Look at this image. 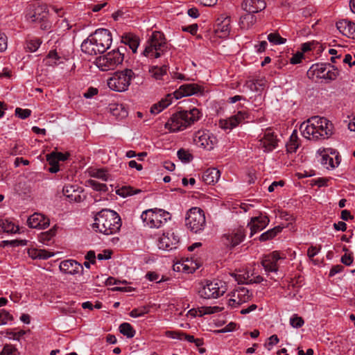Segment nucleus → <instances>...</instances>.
Instances as JSON below:
<instances>
[{"mask_svg":"<svg viewBox=\"0 0 355 355\" xmlns=\"http://www.w3.org/2000/svg\"><path fill=\"white\" fill-rule=\"evenodd\" d=\"M172 95L173 94H168L164 98H162L158 103L153 104L150 108V112L153 114H157L164 108L171 105L173 99Z\"/></svg>","mask_w":355,"mask_h":355,"instance_id":"25","label":"nucleus"},{"mask_svg":"<svg viewBox=\"0 0 355 355\" xmlns=\"http://www.w3.org/2000/svg\"><path fill=\"white\" fill-rule=\"evenodd\" d=\"M123 53L120 49H114L96 60V66L103 71L112 70L123 61Z\"/></svg>","mask_w":355,"mask_h":355,"instance_id":"8","label":"nucleus"},{"mask_svg":"<svg viewBox=\"0 0 355 355\" xmlns=\"http://www.w3.org/2000/svg\"><path fill=\"white\" fill-rule=\"evenodd\" d=\"M279 343V338L277 335L274 334L268 338V343L265 344V346L268 349H271V347Z\"/></svg>","mask_w":355,"mask_h":355,"instance_id":"59","label":"nucleus"},{"mask_svg":"<svg viewBox=\"0 0 355 355\" xmlns=\"http://www.w3.org/2000/svg\"><path fill=\"white\" fill-rule=\"evenodd\" d=\"M121 42L128 46L133 53H136L139 45V39L133 34L128 33L121 37Z\"/></svg>","mask_w":355,"mask_h":355,"instance_id":"26","label":"nucleus"},{"mask_svg":"<svg viewBox=\"0 0 355 355\" xmlns=\"http://www.w3.org/2000/svg\"><path fill=\"white\" fill-rule=\"evenodd\" d=\"M3 243L4 245H10L11 246L16 247V246H19V245H21V246L26 245L27 243V241L26 240L15 239V240H11V241H3Z\"/></svg>","mask_w":355,"mask_h":355,"instance_id":"53","label":"nucleus"},{"mask_svg":"<svg viewBox=\"0 0 355 355\" xmlns=\"http://www.w3.org/2000/svg\"><path fill=\"white\" fill-rule=\"evenodd\" d=\"M336 28L343 35L355 37V23L348 19H342L336 23Z\"/></svg>","mask_w":355,"mask_h":355,"instance_id":"22","label":"nucleus"},{"mask_svg":"<svg viewBox=\"0 0 355 355\" xmlns=\"http://www.w3.org/2000/svg\"><path fill=\"white\" fill-rule=\"evenodd\" d=\"M31 114V111L28 109H21L20 107L15 109V114L22 119L28 118Z\"/></svg>","mask_w":355,"mask_h":355,"instance_id":"52","label":"nucleus"},{"mask_svg":"<svg viewBox=\"0 0 355 355\" xmlns=\"http://www.w3.org/2000/svg\"><path fill=\"white\" fill-rule=\"evenodd\" d=\"M233 297H236L239 302L245 303L249 301L252 297V293L250 294L249 290L243 286H239L235 289L232 294Z\"/></svg>","mask_w":355,"mask_h":355,"instance_id":"27","label":"nucleus"},{"mask_svg":"<svg viewBox=\"0 0 355 355\" xmlns=\"http://www.w3.org/2000/svg\"><path fill=\"white\" fill-rule=\"evenodd\" d=\"M6 333V335H8L10 338H13L14 340H19L20 338L25 335L26 331L24 330H20L17 332H15L12 329H7Z\"/></svg>","mask_w":355,"mask_h":355,"instance_id":"50","label":"nucleus"},{"mask_svg":"<svg viewBox=\"0 0 355 355\" xmlns=\"http://www.w3.org/2000/svg\"><path fill=\"white\" fill-rule=\"evenodd\" d=\"M304 322L302 318L294 315L290 319V324L294 328H300L303 326Z\"/></svg>","mask_w":355,"mask_h":355,"instance_id":"49","label":"nucleus"},{"mask_svg":"<svg viewBox=\"0 0 355 355\" xmlns=\"http://www.w3.org/2000/svg\"><path fill=\"white\" fill-rule=\"evenodd\" d=\"M202 114L197 108L180 111L173 114L165 125L171 132H178L193 124L201 117Z\"/></svg>","mask_w":355,"mask_h":355,"instance_id":"4","label":"nucleus"},{"mask_svg":"<svg viewBox=\"0 0 355 355\" xmlns=\"http://www.w3.org/2000/svg\"><path fill=\"white\" fill-rule=\"evenodd\" d=\"M7 36L4 33L0 31V52H3L7 49Z\"/></svg>","mask_w":355,"mask_h":355,"instance_id":"57","label":"nucleus"},{"mask_svg":"<svg viewBox=\"0 0 355 355\" xmlns=\"http://www.w3.org/2000/svg\"><path fill=\"white\" fill-rule=\"evenodd\" d=\"M315 44L316 42L314 41L303 43L301 46L302 53L312 50V49L315 48Z\"/></svg>","mask_w":355,"mask_h":355,"instance_id":"58","label":"nucleus"},{"mask_svg":"<svg viewBox=\"0 0 355 355\" xmlns=\"http://www.w3.org/2000/svg\"><path fill=\"white\" fill-rule=\"evenodd\" d=\"M282 259L284 257L281 255L279 252L274 251L262 259L261 265L268 275L270 273L277 274L279 270L277 263Z\"/></svg>","mask_w":355,"mask_h":355,"instance_id":"13","label":"nucleus"},{"mask_svg":"<svg viewBox=\"0 0 355 355\" xmlns=\"http://www.w3.org/2000/svg\"><path fill=\"white\" fill-rule=\"evenodd\" d=\"M248 113L245 111H238L235 114L227 119H220L219 121V125L222 129L231 130L245 119H248Z\"/></svg>","mask_w":355,"mask_h":355,"instance_id":"15","label":"nucleus"},{"mask_svg":"<svg viewBox=\"0 0 355 355\" xmlns=\"http://www.w3.org/2000/svg\"><path fill=\"white\" fill-rule=\"evenodd\" d=\"M220 281L207 282L198 291L199 295L204 299H215L223 295L226 288Z\"/></svg>","mask_w":355,"mask_h":355,"instance_id":"10","label":"nucleus"},{"mask_svg":"<svg viewBox=\"0 0 355 355\" xmlns=\"http://www.w3.org/2000/svg\"><path fill=\"white\" fill-rule=\"evenodd\" d=\"M0 355H19L17 349L10 344H6Z\"/></svg>","mask_w":355,"mask_h":355,"instance_id":"46","label":"nucleus"},{"mask_svg":"<svg viewBox=\"0 0 355 355\" xmlns=\"http://www.w3.org/2000/svg\"><path fill=\"white\" fill-rule=\"evenodd\" d=\"M278 139L271 129L262 131L258 136V146L265 153L272 151L277 147Z\"/></svg>","mask_w":355,"mask_h":355,"instance_id":"11","label":"nucleus"},{"mask_svg":"<svg viewBox=\"0 0 355 355\" xmlns=\"http://www.w3.org/2000/svg\"><path fill=\"white\" fill-rule=\"evenodd\" d=\"M141 218L145 225L159 228L171 218L168 212L160 209H150L142 212Z\"/></svg>","mask_w":355,"mask_h":355,"instance_id":"7","label":"nucleus"},{"mask_svg":"<svg viewBox=\"0 0 355 355\" xmlns=\"http://www.w3.org/2000/svg\"><path fill=\"white\" fill-rule=\"evenodd\" d=\"M333 69H329L325 73H324L320 77L324 79H328L330 80H335L338 76V71H336V69L332 68Z\"/></svg>","mask_w":355,"mask_h":355,"instance_id":"54","label":"nucleus"},{"mask_svg":"<svg viewBox=\"0 0 355 355\" xmlns=\"http://www.w3.org/2000/svg\"><path fill=\"white\" fill-rule=\"evenodd\" d=\"M220 176V171L216 168H210L203 172L202 179L208 184L216 182Z\"/></svg>","mask_w":355,"mask_h":355,"instance_id":"24","label":"nucleus"},{"mask_svg":"<svg viewBox=\"0 0 355 355\" xmlns=\"http://www.w3.org/2000/svg\"><path fill=\"white\" fill-rule=\"evenodd\" d=\"M230 17L220 16L218 17L214 26V32L216 36L220 38L227 37L230 32Z\"/></svg>","mask_w":355,"mask_h":355,"instance_id":"16","label":"nucleus"},{"mask_svg":"<svg viewBox=\"0 0 355 355\" xmlns=\"http://www.w3.org/2000/svg\"><path fill=\"white\" fill-rule=\"evenodd\" d=\"M48 15L47 6L45 4L35 3L29 5L26 17L31 22H37L44 20Z\"/></svg>","mask_w":355,"mask_h":355,"instance_id":"12","label":"nucleus"},{"mask_svg":"<svg viewBox=\"0 0 355 355\" xmlns=\"http://www.w3.org/2000/svg\"><path fill=\"white\" fill-rule=\"evenodd\" d=\"M185 224L193 232H200L206 225L203 211L198 207H193L189 209L187 214Z\"/></svg>","mask_w":355,"mask_h":355,"instance_id":"9","label":"nucleus"},{"mask_svg":"<svg viewBox=\"0 0 355 355\" xmlns=\"http://www.w3.org/2000/svg\"><path fill=\"white\" fill-rule=\"evenodd\" d=\"M60 59V56L58 55L56 51H51L47 57L46 58V62L49 65L56 64L57 61Z\"/></svg>","mask_w":355,"mask_h":355,"instance_id":"47","label":"nucleus"},{"mask_svg":"<svg viewBox=\"0 0 355 355\" xmlns=\"http://www.w3.org/2000/svg\"><path fill=\"white\" fill-rule=\"evenodd\" d=\"M27 224L31 228L45 229L49 226L50 220L42 214L34 213L28 218Z\"/></svg>","mask_w":355,"mask_h":355,"instance_id":"20","label":"nucleus"},{"mask_svg":"<svg viewBox=\"0 0 355 355\" xmlns=\"http://www.w3.org/2000/svg\"><path fill=\"white\" fill-rule=\"evenodd\" d=\"M120 333L127 336L128 338H132L135 336L136 331L132 325L128 322H123L119 326Z\"/></svg>","mask_w":355,"mask_h":355,"instance_id":"34","label":"nucleus"},{"mask_svg":"<svg viewBox=\"0 0 355 355\" xmlns=\"http://www.w3.org/2000/svg\"><path fill=\"white\" fill-rule=\"evenodd\" d=\"M46 160L50 166L59 165L58 160L57 159V157L54 154V152H52L51 153L46 155Z\"/></svg>","mask_w":355,"mask_h":355,"instance_id":"62","label":"nucleus"},{"mask_svg":"<svg viewBox=\"0 0 355 355\" xmlns=\"http://www.w3.org/2000/svg\"><path fill=\"white\" fill-rule=\"evenodd\" d=\"M202 89L197 84H184L182 85L178 89L175 90L173 95L176 99L181 98L183 96H188L198 93H202Z\"/></svg>","mask_w":355,"mask_h":355,"instance_id":"18","label":"nucleus"},{"mask_svg":"<svg viewBox=\"0 0 355 355\" xmlns=\"http://www.w3.org/2000/svg\"><path fill=\"white\" fill-rule=\"evenodd\" d=\"M89 175L92 178H98L103 181H107L109 179V174L106 170L103 168L92 170L89 171Z\"/></svg>","mask_w":355,"mask_h":355,"instance_id":"37","label":"nucleus"},{"mask_svg":"<svg viewBox=\"0 0 355 355\" xmlns=\"http://www.w3.org/2000/svg\"><path fill=\"white\" fill-rule=\"evenodd\" d=\"M171 236H173V241H171V239L168 236L164 235L160 238L158 243V247L159 249L170 251L177 248L178 239L176 236L174 235L173 233L171 234Z\"/></svg>","mask_w":355,"mask_h":355,"instance_id":"23","label":"nucleus"},{"mask_svg":"<svg viewBox=\"0 0 355 355\" xmlns=\"http://www.w3.org/2000/svg\"><path fill=\"white\" fill-rule=\"evenodd\" d=\"M329 68H334V66L331 65L330 64H316L311 67V69H313L314 72H316L318 75L324 74L325 73V71L327 69V67Z\"/></svg>","mask_w":355,"mask_h":355,"instance_id":"41","label":"nucleus"},{"mask_svg":"<svg viewBox=\"0 0 355 355\" xmlns=\"http://www.w3.org/2000/svg\"><path fill=\"white\" fill-rule=\"evenodd\" d=\"M18 228L8 220H0V230L6 233L16 232Z\"/></svg>","mask_w":355,"mask_h":355,"instance_id":"35","label":"nucleus"},{"mask_svg":"<svg viewBox=\"0 0 355 355\" xmlns=\"http://www.w3.org/2000/svg\"><path fill=\"white\" fill-rule=\"evenodd\" d=\"M136 77L132 69L125 68L116 71L113 76L107 80V85L112 90L123 92L128 90L131 81Z\"/></svg>","mask_w":355,"mask_h":355,"instance_id":"5","label":"nucleus"},{"mask_svg":"<svg viewBox=\"0 0 355 355\" xmlns=\"http://www.w3.org/2000/svg\"><path fill=\"white\" fill-rule=\"evenodd\" d=\"M338 158L336 157V162H334L332 157L329 155H323L322 156V164H329L331 168H335L339 164Z\"/></svg>","mask_w":355,"mask_h":355,"instance_id":"51","label":"nucleus"},{"mask_svg":"<svg viewBox=\"0 0 355 355\" xmlns=\"http://www.w3.org/2000/svg\"><path fill=\"white\" fill-rule=\"evenodd\" d=\"M300 130L305 138L317 141L330 137L334 133V125L324 117L314 116L300 125Z\"/></svg>","mask_w":355,"mask_h":355,"instance_id":"1","label":"nucleus"},{"mask_svg":"<svg viewBox=\"0 0 355 355\" xmlns=\"http://www.w3.org/2000/svg\"><path fill=\"white\" fill-rule=\"evenodd\" d=\"M13 320L12 315L5 309H0V325L6 324Z\"/></svg>","mask_w":355,"mask_h":355,"instance_id":"44","label":"nucleus"},{"mask_svg":"<svg viewBox=\"0 0 355 355\" xmlns=\"http://www.w3.org/2000/svg\"><path fill=\"white\" fill-rule=\"evenodd\" d=\"M223 310V308L219 306H202L198 308L199 316H203L205 315L212 314L220 312Z\"/></svg>","mask_w":355,"mask_h":355,"instance_id":"38","label":"nucleus"},{"mask_svg":"<svg viewBox=\"0 0 355 355\" xmlns=\"http://www.w3.org/2000/svg\"><path fill=\"white\" fill-rule=\"evenodd\" d=\"M168 44L164 35L159 31H155L148 40V45L144 51V55L155 58L161 57L166 52Z\"/></svg>","mask_w":355,"mask_h":355,"instance_id":"6","label":"nucleus"},{"mask_svg":"<svg viewBox=\"0 0 355 355\" xmlns=\"http://www.w3.org/2000/svg\"><path fill=\"white\" fill-rule=\"evenodd\" d=\"M59 268L64 274L74 275L83 273V266L73 259H67L60 262Z\"/></svg>","mask_w":355,"mask_h":355,"instance_id":"17","label":"nucleus"},{"mask_svg":"<svg viewBox=\"0 0 355 355\" xmlns=\"http://www.w3.org/2000/svg\"><path fill=\"white\" fill-rule=\"evenodd\" d=\"M111 33L105 28L97 29L81 44L83 52L89 55L103 53L112 44Z\"/></svg>","mask_w":355,"mask_h":355,"instance_id":"2","label":"nucleus"},{"mask_svg":"<svg viewBox=\"0 0 355 355\" xmlns=\"http://www.w3.org/2000/svg\"><path fill=\"white\" fill-rule=\"evenodd\" d=\"M180 340H185L189 343H193L195 340V338L193 336L187 334L184 332H180L178 334V337Z\"/></svg>","mask_w":355,"mask_h":355,"instance_id":"64","label":"nucleus"},{"mask_svg":"<svg viewBox=\"0 0 355 355\" xmlns=\"http://www.w3.org/2000/svg\"><path fill=\"white\" fill-rule=\"evenodd\" d=\"M93 228L96 232L110 235L116 233L121 226L119 215L114 211L104 209L98 211L94 218Z\"/></svg>","mask_w":355,"mask_h":355,"instance_id":"3","label":"nucleus"},{"mask_svg":"<svg viewBox=\"0 0 355 355\" xmlns=\"http://www.w3.org/2000/svg\"><path fill=\"white\" fill-rule=\"evenodd\" d=\"M177 155L178 158L184 162H189L193 158L191 154L183 148L178 151Z\"/></svg>","mask_w":355,"mask_h":355,"instance_id":"45","label":"nucleus"},{"mask_svg":"<svg viewBox=\"0 0 355 355\" xmlns=\"http://www.w3.org/2000/svg\"><path fill=\"white\" fill-rule=\"evenodd\" d=\"M194 141L196 145L202 146L203 148H212V146H209V141L212 144V141L210 140L209 135L205 132H198L194 137Z\"/></svg>","mask_w":355,"mask_h":355,"instance_id":"29","label":"nucleus"},{"mask_svg":"<svg viewBox=\"0 0 355 355\" xmlns=\"http://www.w3.org/2000/svg\"><path fill=\"white\" fill-rule=\"evenodd\" d=\"M98 89L95 87H89L83 94V96L86 98H91L98 94Z\"/></svg>","mask_w":355,"mask_h":355,"instance_id":"60","label":"nucleus"},{"mask_svg":"<svg viewBox=\"0 0 355 355\" xmlns=\"http://www.w3.org/2000/svg\"><path fill=\"white\" fill-rule=\"evenodd\" d=\"M167 68L168 66L166 64L162 67L153 66L150 68L149 72L156 80H161L162 77L166 74Z\"/></svg>","mask_w":355,"mask_h":355,"instance_id":"32","label":"nucleus"},{"mask_svg":"<svg viewBox=\"0 0 355 355\" xmlns=\"http://www.w3.org/2000/svg\"><path fill=\"white\" fill-rule=\"evenodd\" d=\"M282 230L280 226H276L265 232L259 236V240L261 242L266 241L273 239Z\"/></svg>","mask_w":355,"mask_h":355,"instance_id":"31","label":"nucleus"},{"mask_svg":"<svg viewBox=\"0 0 355 355\" xmlns=\"http://www.w3.org/2000/svg\"><path fill=\"white\" fill-rule=\"evenodd\" d=\"M300 140L296 130H293L286 144V150L288 153H293L297 151L300 146Z\"/></svg>","mask_w":355,"mask_h":355,"instance_id":"28","label":"nucleus"},{"mask_svg":"<svg viewBox=\"0 0 355 355\" xmlns=\"http://www.w3.org/2000/svg\"><path fill=\"white\" fill-rule=\"evenodd\" d=\"M257 21V17L253 13L248 12L240 18L239 25L241 28H250Z\"/></svg>","mask_w":355,"mask_h":355,"instance_id":"30","label":"nucleus"},{"mask_svg":"<svg viewBox=\"0 0 355 355\" xmlns=\"http://www.w3.org/2000/svg\"><path fill=\"white\" fill-rule=\"evenodd\" d=\"M270 220L266 216L260 215L252 217L250 221L248 224V227L250 230V235L252 237L254 234L263 230L268 224Z\"/></svg>","mask_w":355,"mask_h":355,"instance_id":"19","label":"nucleus"},{"mask_svg":"<svg viewBox=\"0 0 355 355\" xmlns=\"http://www.w3.org/2000/svg\"><path fill=\"white\" fill-rule=\"evenodd\" d=\"M267 38L270 43L276 45L282 44L286 42V39L282 37L280 35L277 33H270Z\"/></svg>","mask_w":355,"mask_h":355,"instance_id":"39","label":"nucleus"},{"mask_svg":"<svg viewBox=\"0 0 355 355\" xmlns=\"http://www.w3.org/2000/svg\"><path fill=\"white\" fill-rule=\"evenodd\" d=\"M89 185L94 190L98 191L105 192L107 191V187L105 184L100 183L94 180H89L88 181Z\"/></svg>","mask_w":355,"mask_h":355,"instance_id":"40","label":"nucleus"},{"mask_svg":"<svg viewBox=\"0 0 355 355\" xmlns=\"http://www.w3.org/2000/svg\"><path fill=\"white\" fill-rule=\"evenodd\" d=\"M149 309L147 306H141L139 308L134 309L130 312V315L132 318H138L144 316L148 313Z\"/></svg>","mask_w":355,"mask_h":355,"instance_id":"42","label":"nucleus"},{"mask_svg":"<svg viewBox=\"0 0 355 355\" xmlns=\"http://www.w3.org/2000/svg\"><path fill=\"white\" fill-rule=\"evenodd\" d=\"M79 187L77 185H65L62 189L63 194L69 199L71 198V195L78 192Z\"/></svg>","mask_w":355,"mask_h":355,"instance_id":"43","label":"nucleus"},{"mask_svg":"<svg viewBox=\"0 0 355 355\" xmlns=\"http://www.w3.org/2000/svg\"><path fill=\"white\" fill-rule=\"evenodd\" d=\"M42 40L40 38H32L27 40L25 44L26 51L33 53L35 52L42 44Z\"/></svg>","mask_w":355,"mask_h":355,"instance_id":"33","label":"nucleus"},{"mask_svg":"<svg viewBox=\"0 0 355 355\" xmlns=\"http://www.w3.org/2000/svg\"><path fill=\"white\" fill-rule=\"evenodd\" d=\"M56 230L55 228L51 229L50 230L43 232L40 234V241L43 243L48 242L55 235Z\"/></svg>","mask_w":355,"mask_h":355,"instance_id":"48","label":"nucleus"},{"mask_svg":"<svg viewBox=\"0 0 355 355\" xmlns=\"http://www.w3.org/2000/svg\"><path fill=\"white\" fill-rule=\"evenodd\" d=\"M141 192L140 189H135L130 186H124L117 190L116 193L118 195L122 197H127L132 196Z\"/></svg>","mask_w":355,"mask_h":355,"instance_id":"36","label":"nucleus"},{"mask_svg":"<svg viewBox=\"0 0 355 355\" xmlns=\"http://www.w3.org/2000/svg\"><path fill=\"white\" fill-rule=\"evenodd\" d=\"M243 280L239 277V278L237 279V281L239 282V283L241 282V283H245V284H253V283H261L264 280L263 277H262L260 275L256 276L253 279L249 280V282H245L247 280V279L245 277H243Z\"/></svg>","mask_w":355,"mask_h":355,"instance_id":"55","label":"nucleus"},{"mask_svg":"<svg viewBox=\"0 0 355 355\" xmlns=\"http://www.w3.org/2000/svg\"><path fill=\"white\" fill-rule=\"evenodd\" d=\"M245 236V230L243 227H239L224 234L223 238L225 244L232 248L242 243Z\"/></svg>","mask_w":355,"mask_h":355,"instance_id":"14","label":"nucleus"},{"mask_svg":"<svg viewBox=\"0 0 355 355\" xmlns=\"http://www.w3.org/2000/svg\"><path fill=\"white\" fill-rule=\"evenodd\" d=\"M266 3L263 0H244L242 8L250 13H257L265 9Z\"/></svg>","mask_w":355,"mask_h":355,"instance_id":"21","label":"nucleus"},{"mask_svg":"<svg viewBox=\"0 0 355 355\" xmlns=\"http://www.w3.org/2000/svg\"><path fill=\"white\" fill-rule=\"evenodd\" d=\"M303 58V53L297 52V53L293 55V57L290 60V62L291 64H296L300 63Z\"/></svg>","mask_w":355,"mask_h":355,"instance_id":"63","label":"nucleus"},{"mask_svg":"<svg viewBox=\"0 0 355 355\" xmlns=\"http://www.w3.org/2000/svg\"><path fill=\"white\" fill-rule=\"evenodd\" d=\"M341 262L346 265V266H350L353 262V256L352 254H347L345 253L344 255L341 257Z\"/></svg>","mask_w":355,"mask_h":355,"instance_id":"61","label":"nucleus"},{"mask_svg":"<svg viewBox=\"0 0 355 355\" xmlns=\"http://www.w3.org/2000/svg\"><path fill=\"white\" fill-rule=\"evenodd\" d=\"M329 180L325 178H319L311 180V185H317L319 187L327 186V182Z\"/></svg>","mask_w":355,"mask_h":355,"instance_id":"56","label":"nucleus"}]
</instances>
